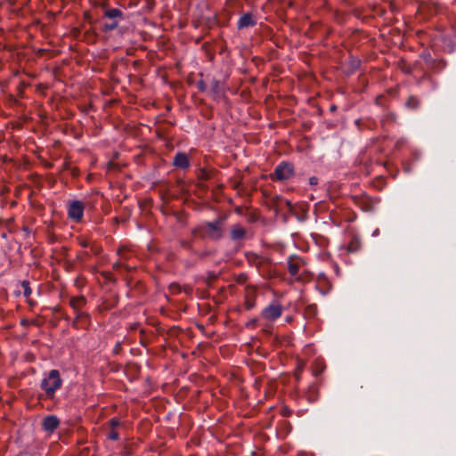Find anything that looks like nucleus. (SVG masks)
<instances>
[{
	"instance_id": "obj_33",
	"label": "nucleus",
	"mask_w": 456,
	"mask_h": 456,
	"mask_svg": "<svg viewBox=\"0 0 456 456\" xmlns=\"http://www.w3.org/2000/svg\"><path fill=\"white\" fill-rule=\"evenodd\" d=\"M318 178L316 176H311L309 178V184L312 186H315L318 184Z\"/></svg>"
},
{
	"instance_id": "obj_14",
	"label": "nucleus",
	"mask_w": 456,
	"mask_h": 456,
	"mask_svg": "<svg viewBox=\"0 0 456 456\" xmlns=\"http://www.w3.org/2000/svg\"><path fill=\"white\" fill-rule=\"evenodd\" d=\"M103 18H107L111 20H118V19L123 20L124 13L120 9L110 8L104 11Z\"/></svg>"
},
{
	"instance_id": "obj_30",
	"label": "nucleus",
	"mask_w": 456,
	"mask_h": 456,
	"mask_svg": "<svg viewBox=\"0 0 456 456\" xmlns=\"http://www.w3.org/2000/svg\"><path fill=\"white\" fill-rule=\"evenodd\" d=\"M121 350H122V346H121L120 342H117L112 350L113 354H120Z\"/></svg>"
},
{
	"instance_id": "obj_21",
	"label": "nucleus",
	"mask_w": 456,
	"mask_h": 456,
	"mask_svg": "<svg viewBox=\"0 0 456 456\" xmlns=\"http://www.w3.org/2000/svg\"><path fill=\"white\" fill-rule=\"evenodd\" d=\"M211 91L214 94L218 95L221 94V82L216 78H213L211 81Z\"/></svg>"
},
{
	"instance_id": "obj_2",
	"label": "nucleus",
	"mask_w": 456,
	"mask_h": 456,
	"mask_svg": "<svg viewBox=\"0 0 456 456\" xmlns=\"http://www.w3.org/2000/svg\"><path fill=\"white\" fill-rule=\"evenodd\" d=\"M62 383L60 371L53 369L45 374V378L40 382V388L45 391L48 399H53L57 390L62 387Z\"/></svg>"
},
{
	"instance_id": "obj_18",
	"label": "nucleus",
	"mask_w": 456,
	"mask_h": 456,
	"mask_svg": "<svg viewBox=\"0 0 456 456\" xmlns=\"http://www.w3.org/2000/svg\"><path fill=\"white\" fill-rule=\"evenodd\" d=\"M318 314V307L315 304L307 305L304 311V316L306 319H313Z\"/></svg>"
},
{
	"instance_id": "obj_35",
	"label": "nucleus",
	"mask_w": 456,
	"mask_h": 456,
	"mask_svg": "<svg viewBox=\"0 0 456 456\" xmlns=\"http://www.w3.org/2000/svg\"><path fill=\"white\" fill-rule=\"evenodd\" d=\"M194 254L195 255H198L200 258H204L205 256H207L208 255V252H198V251H194Z\"/></svg>"
},
{
	"instance_id": "obj_1",
	"label": "nucleus",
	"mask_w": 456,
	"mask_h": 456,
	"mask_svg": "<svg viewBox=\"0 0 456 456\" xmlns=\"http://www.w3.org/2000/svg\"><path fill=\"white\" fill-rule=\"evenodd\" d=\"M225 217L219 216L213 221H204L191 230V234L200 240H219L224 236Z\"/></svg>"
},
{
	"instance_id": "obj_15",
	"label": "nucleus",
	"mask_w": 456,
	"mask_h": 456,
	"mask_svg": "<svg viewBox=\"0 0 456 456\" xmlns=\"http://www.w3.org/2000/svg\"><path fill=\"white\" fill-rule=\"evenodd\" d=\"M86 304V299L85 297L81 296L78 297H71L69 301V305L75 311V313L82 312L81 308Z\"/></svg>"
},
{
	"instance_id": "obj_28",
	"label": "nucleus",
	"mask_w": 456,
	"mask_h": 456,
	"mask_svg": "<svg viewBox=\"0 0 456 456\" xmlns=\"http://www.w3.org/2000/svg\"><path fill=\"white\" fill-rule=\"evenodd\" d=\"M109 424L111 428H115L120 425V421L117 418H112L109 420Z\"/></svg>"
},
{
	"instance_id": "obj_38",
	"label": "nucleus",
	"mask_w": 456,
	"mask_h": 456,
	"mask_svg": "<svg viewBox=\"0 0 456 456\" xmlns=\"http://www.w3.org/2000/svg\"><path fill=\"white\" fill-rule=\"evenodd\" d=\"M256 319H254V320H252V321L248 324V326H249V325H255V324H256Z\"/></svg>"
},
{
	"instance_id": "obj_29",
	"label": "nucleus",
	"mask_w": 456,
	"mask_h": 456,
	"mask_svg": "<svg viewBox=\"0 0 456 456\" xmlns=\"http://www.w3.org/2000/svg\"><path fill=\"white\" fill-rule=\"evenodd\" d=\"M361 61L358 59H352L350 61V65L352 69H356L360 66Z\"/></svg>"
},
{
	"instance_id": "obj_7",
	"label": "nucleus",
	"mask_w": 456,
	"mask_h": 456,
	"mask_svg": "<svg viewBox=\"0 0 456 456\" xmlns=\"http://www.w3.org/2000/svg\"><path fill=\"white\" fill-rule=\"evenodd\" d=\"M270 206L275 209L276 212H281L285 208L292 209V204L289 200L284 199L281 195H273L270 198Z\"/></svg>"
},
{
	"instance_id": "obj_40",
	"label": "nucleus",
	"mask_w": 456,
	"mask_h": 456,
	"mask_svg": "<svg viewBox=\"0 0 456 456\" xmlns=\"http://www.w3.org/2000/svg\"><path fill=\"white\" fill-rule=\"evenodd\" d=\"M28 304H29L30 305H35V303H34V302H32V301H30L29 299L28 300Z\"/></svg>"
},
{
	"instance_id": "obj_4",
	"label": "nucleus",
	"mask_w": 456,
	"mask_h": 456,
	"mask_svg": "<svg viewBox=\"0 0 456 456\" xmlns=\"http://www.w3.org/2000/svg\"><path fill=\"white\" fill-rule=\"evenodd\" d=\"M85 204L80 200H72L68 205V216L74 222L79 223L83 219Z\"/></svg>"
},
{
	"instance_id": "obj_36",
	"label": "nucleus",
	"mask_w": 456,
	"mask_h": 456,
	"mask_svg": "<svg viewBox=\"0 0 456 456\" xmlns=\"http://www.w3.org/2000/svg\"><path fill=\"white\" fill-rule=\"evenodd\" d=\"M121 266H124V265L121 264L120 262H116V263L113 264V268L115 270H118Z\"/></svg>"
},
{
	"instance_id": "obj_10",
	"label": "nucleus",
	"mask_w": 456,
	"mask_h": 456,
	"mask_svg": "<svg viewBox=\"0 0 456 456\" xmlns=\"http://www.w3.org/2000/svg\"><path fill=\"white\" fill-rule=\"evenodd\" d=\"M75 320L72 322V326L75 328H86L91 323V317L88 313L77 312L75 313Z\"/></svg>"
},
{
	"instance_id": "obj_8",
	"label": "nucleus",
	"mask_w": 456,
	"mask_h": 456,
	"mask_svg": "<svg viewBox=\"0 0 456 456\" xmlns=\"http://www.w3.org/2000/svg\"><path fill=\"white\" fill-rule=\"evenodd\" d=\"M246 235L247 230L240 224H236L231 227L230 238L237 244H240V242L246 238Z\"/></svg>"
},
{
	"instance_id": "obj_9",
	"label": "nucleus",
	"mask_w": 456,
	"mask_h": 456,
	"mask_svg": "<svg viewBox=\"0 0 456 456\" xmlns=\"http://www.w3.org/2000/svg\"><path fill=\"white\" fill-rule=\"evenodd\" d=\"M60 423V419L57 416L47 415L42 420V428L45 432L53 433Z\"/></svg>"
},
{
	"instance_id": "obj_34",
	"label": "nucleus",
	"mask_w": 456,
	"mask_h": 456,
	"mask_svg": "<svg viewBox=\"0 0 456 456\" xmlns=\"http://www.w3.org/2000/svg\"><path fill=\"white\" fill-rule=\"evenodd\" d=\"M103 276L110 281L115 282L116 281L110 273H103Z\"/></svg>"
},
{
	"instance_id": "obj_25",
	"label": "nucleus",
	"mask_w": 456,
	"mask_h": 456,
	"mask_svg": "<svg viewBox=\"0 0 456 456\" xmlns=\"http://www.w3.org/2000/svg\"><path fill=\"white\" fill-rule=\"evenodd\" d=\"M235 281L239 284H244L248 281V276L246 273H240L236 276Z\"/></svg>"
},
{
	"instance_id": "obj_5",
	"label": "nucleus",
	"mask_w": 456,
	"mask_h": 456,
	"mask_svg": "<svg viewBox=\"0 0 456 456\" xmlns=\"http://www.w3.org/2000/svg\"><path fill=\"white\" fill-rule=\"evenodd\" d=\"M421 56L428 69L434 73L438 74L442 72L446 67V61L444 60L436 59L431 55L430 53H423Z\"/></svg>"
},
{
	"instance_id": "obj_3",
	"label": "nucleus",
	"mask_w": 456,
	"mask_h": 456,
	"mask_svg": "<svg viewBox=\"0 0 456 456\" xmlns=\"http://www.w3.org/2000/svg\"><path fill=\"white\" fill-rule=\"evenodd\" d=\"M295 175V167L291 162L281 161L270 175L271 179L277 182H285Z\"/></svg>"
},
{
	"instance_id": "obj_31",
	"label": "nucleus",
	"mask_w": 456,
	"mask_h": 456,
	"mask_svg": "<svg viewBox=\"0 0 456 456\" xmlns=\"http://www.w3.org/2000/svg\"><path fill=\"white\" fill-rule=\"evenodd\" d=\"M78 243L83 248H87L90 245L89 241L86 239H78Z\"/></svg>"
},
{
	"instance_id": "obj_17",
	"label": "nucleus",
	"mask_w": 456,
	"mask_h": 456,
	"mask_svg": "<svg viewBox=\"0 0 456 456\" xmlns=\"http://www.w3.org/2000/svg\"><path fill=\"white\" fill-rule=\"evenodd\" d=\"M244 305L248 311L252 310L256 306V293L254 290L247 292Z\"/></svg>"
},
{
	"instance_id": "obj_22",
	"label": "nucleus",
	"mask_w": 456,
	"mask_h": 456,
	"mask_svg": "<svg viewBox=\"0 0 456 456\" xmlns=\"http://www.w3.org/2000/svg\"><path fill=\"white\" fill-rule=\"evenodd\" d=\"M20 286L23 289V296L28 299L29 296L32 293V290L29 286V281L27 280H24L20 282Z\"/></svg>"
},
{
	"instance_id": "obj_23",
	"label": "nucleus",
	"mask_w": 456,
	"mask_h": 456,
	"mask_svg": "<svg viewBox=\"0 0 456 456\" xmlns=\"http://www.w3.org/2000/svg\"><path fill=\"white\" fill-rule=\"evenodd\" d=\"M118 20H111L109 23H105L103 25L102 30L103 31H111L118 28Z\"/></svg>"
},
{
	"instance_id": "obj_19",
	"label": "nucleus",
	"mask_w": 456,
	"mask_h": 456,
	"mask_svg": "<svg viewBox=\"0 0 456 456\" xmlns=\"http://www.w3.org/2000/svg\"><path fill=\"white\" fill-rule=\"evenodd\" d=\"M319 396L318 387L315 384H312L308 387V391L306 393L307 400L311 403L317 401Z\"/></svg>"
},
{
	"instance_id": "obj_12",
	"label": "nucleus",
	"mask_w": 456,
	"mask_h": 456,
	"mask_svg": "<svg viewBox=\"0 0 456 456\" xmlns=\"http://www.w3.org/2000/svg\"><path fill=\"white\" fill-rule=\"evenodd\" d=\"M288 270L291 276H297L299 273V269L301 265L303 264V260L296 256H290L288 258Z\"/></svg>"
},
{
	"instance_id": "obj_39",
	"label": "nucleus",
	"mask_w": 456,
	"mask_h": 456,
	"mask_svg": "<svg viewBox=\"0 0 456 456\" xmlns=\"http://www.w3.org/2000/svg\"><path fill=\"white\" fill-rule=\"evenodd\" d=\"M27 323H28L27 320H22L20 322V324L23 325V326L27 325Z\"/></svg>"
},
{
	"instance_id": "obj_24",
	"label": "nucleus",
	"mask_w": 456,
	"mask_h": 456,
	"mask_svg": "<svg viewBox=\"0 0 456 456\" xmlns=\"http://www.w3.org/2000/svg\"><path fill=\"white\" fill-rule=\"evenodd\" d=\"M181 247L188 251H191L192 253L195 251L191 240H182Z\"/></svg>"
},
{
	"instance_id": "obj_13",
	"label": "nucleus",
	"mask_w": 456,
	"mask_h": 456,
	"mask_svg": "<svg viewBox=\"0 0 456 456\" xmlns=\"http://www.w3.org/2000/svg\"><path fill=\"white\" fill-rule=\"evenodd\" d=\"M256 24V20L253 18L252 14L249 12L244 13L239 19L237 22V28L239 29H243L249 27H254Z\"/></svg>"
},
{
	"instance_id": "obj_16",
	"label": "nucleus",
	"mask_w": 456,
	"mask_h": 456,
	"mask_svg": "<svg viewBox=\"0 0 456 456\" xmlns=\"http://www.w3.org/2000/svg\"><path fill=\"white\" fill-rule=\"evenodd\" d=\"M421 105L419 98L415 95H411L405 102V107L411 110H418Z\"/></svg>"
},
{
	"instance_id": "obj_27",
	"label": "nucleus",
	"mask_w": 456,
	"mask_h": 456,
	"mask_svg": "<svg viewBox=\"0 0 456 456\" xmlns=\"http://www.w3.org/2000/svg\"><path fill=\"white\" fill-rule=\"evenodd\" d=\"M197 88L200 92H205L207 89V85L203 80H200L197 83Z\"/></svg>"
},
{
	"instance_id": "obj_6",
	"label": "nucleus",
	"mask_w": 456,
	"mask_h": 456,
	"mask_svg": "<svg viewBox=\"0 0 456 456\" xmlns=\"http://www.w3.org/2000/svg\"><path fill=\"white\" fill-rule=\"evenodd\" d=\"M282 311V305L274 301L262 310L261 316L268 321H275L281 316Z\"/></svg>"
},
{
	"instance_id": "obj_20",
	"label": "nucleus",
	"mask_w": 456,
	"mask_h": 456,
	"mask_svg": "<svg viewBox=\"0 0 456 456\" xmlns=\"http://www.w3.org/2000/svg\"><path fill=\"white\" fill-rule=\"evenodd\" d=\"M361 247V242L359 240V239L357 237H354L350 242L348 243V246H347V250L349 252H356L358 251V249L360 248Z\"/></svg>"
},
{
	"instance_id": "obj_37",
	"label": "nucleus",
	"mask_w": 456,
	"mask_h": 456,
	"mask_svg": "<svg viewBox=\"0 0 456 456\" xmlns=\"http://www.w3.org/2000/svg\"><path fill=\"white\" fill-rule=\"evenodd\" d=\"M171 288L172 289H175V290H177L179 291L180 290V286L178 284H172L171 285Z\"/></svg>"
},
{
	"instance_id": "obj_26",
	"label": "nucleus",
	"mask_w": 456,
	"mask_h": 456,
	"mask_svg": "<svg viewBox=\"0 0 456 456\" xmlns=\"http://www.w3.org/2000/svg\"><path fill=\"white\" fill-rule=\"evenodd\" d=\"M108 438L112 441H117L119 439V435L117 431L111 430L108 435Z\"/></svg>"
},
{
	"instance_id": "obj_32",
	"label": "nucleus",
	"mask_w": 456,
	"mask_h": 456,
	"mask_svg": "<svg viewBox=\"0 0 456 456\" xmlns=\"http://www.w3.org/2000/svg\"><path fill=\"white\" fill-rule=\"evenodd\" d=\"M425 79H428V80H430V81H431V83H432V84H434V86L436 87V86H437V85H436V83L434 80H432V79H431V77H430V76H429V74H428V73H425V74L422 76V77H421L420 81H423V80H425Z\"/></svg>"
},
{
	"instance_id": "obj_11",
	"label": "nucleus",
	"mask_w": 456,
	"mask_h": 456,
	"mask_svg": "<svg viewBox=\"0 0 456 456\" xmlns=\"http://www.w3.org/2000/svg\"><path fill=\"white\" fill-rule=\"evenodd\" d=\"M173 165L176 168L187 169L190 167V159L186 153L177 152L173 159Z\"/></svg>"
}]
</instances>
